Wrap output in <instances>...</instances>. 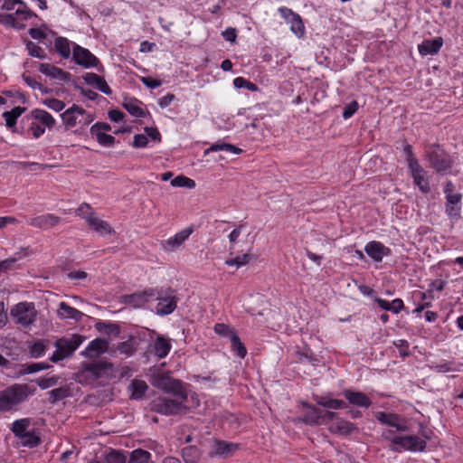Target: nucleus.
I'll return each instance as SVG.
<instances>
[{"mask_svg":"<svg viewBox=\"0 0 463 463\" xmlns=\"http://www.w3.org/2000/svg\"><path fill=\"white\" fill-rule=\"evenodd\" d=\"M87 223L90 229L93 230L99 236L111 235L115 232L111 225L108 222L100 219L97 214L88 217Z\"/></svg>","mask_w":463,"mask_h":463,"instance_id":"18","label":"nucleus"},{"mask_svg":"<svg viewBox=\"0 0 463 463\" xmlns=\"http://www.w3.org/2000/svg\"><path fill=\"white\" fill-rule=\"evenodd\" d=\"M444 192L447 199L446 212L450 218L457 220L460 216L461 194L453 193L451 184L446 185Z\"/></svg>","mask_w":463,"mask_h":463,"instance_id":"12","label":"nucleus"},{"mask_svg":"<svg viewBox=\"0 0 463 463\" xmlns=\"http://www.w3.org/2000/svg\"><path fill=\"white\" fill-rule=\"evenodd\" d=\"M214 331L217 335L222 336H227L231 340L232 339V335H237L233 328L222 323L216 324L214 326Z\"/></svg>","mask_w":463,"mask_h":463,"instance_id":"45","label":"nucleus"},{"mask_svg":"<svg viewBox=\"0 0 463 463\" xmlns=\"http://www.w3.org/2000/svg\"><path fill=\"white\" fill-rule=\"evenodd\" d=\"M48 394H49V401L52 403H54L57 401L61 400V399L67 397L68 394H69V392H68L67 388L60 387V388H56V389H53V390L50 391L48 392Z\"/></svg>","mask_w":463,"mask_h":463,"instance_id":"47","label":"nucleus"},{"mask_svg":"<svg viewBox=\"0 0 463 463\" xmlns=\"http://www.w3.org/2000/svg\"><path fill=\"white\" fill-rule=\"evenodd\" d=\"M344 395L351 404L356 406L368 408L372 404V402L369 399V397L361 392L345 390L344 392Z\"/></svg>","mask_w":463,"mask_h":463,"instance_id":"28","label":"nucleus"},{"mask_svg":"<svg viewBox=\"0 0 463 463\" xmlns=\"http://www.w3.org/2000/svg\"><path fill=\"white\" fill-rule=\"evenodd\" d=\"M24 446L35 447L40 443V439L37 436L31 432H27L23 438H19Z\"/></svg>","mask_w":463,"mask_h":463,"instance_id":"54","label":"nucleus"},{"mask_svg":"<svg viewBox=\"0 0 463 463\" xmlns=\"http://www.w3.org/2000/svg\"><path fill=\"white\" fill-rule=\"evenodd\" d=\"M43 104L55 112H60L65 108V103L62 100L54 98L43 99Z\"/></svg>","mask_w":463,"mask_h":463,"instance_id":"48","label":"nucleus"},{"mask_svg":"<svg viewBox=\"0 0 463 463\" xmlns=\"http://www.w3.org/2000/svg\"><path fill=\"white\" fill-rule=\"evenodd\" d=\"M358 109V103L356 101L350 102L343 111V118L347 119L351 118Z\"/></svg>","mask_w":463,"mask_h":463,"instance_id":"58","label":"nucleus"},{"mask_svg":"<svg viewBox=\"0 0 463 463\" xmlns=\"http://www.w3.org/2000/svg\"><path fill=\"white\" fill-rule=\"evenodd\" d=\"M152 385L163 390L165 392L172 393L178 400L186 401L187 394L183 388L182 383L173 379L166 373L154 374L151 380Z\"/></svg>","mask_w":463,"mask_h":463,"instance_id":"6","label":"nucleus"},{"mask_svg":"<svg viewBox=\"0 0 463 463\" xmlns=\"http://www.w3.org/2000/svg\"><path fill=\"white\" fill-rule=\"evenodd\" d=\"M315 401L320 406L334 409V410L343 409V408L346 407L345 402L342 400L330 399V398L323 397V396H317L315 398Z\"/></svg>","mask_w":463,"mask_h":463,"instance_id":"34","label":"nucleus"},{"mask_svg":"<svg viewBox=\"0 0 463 463\" xmlns=\"http://www.w3.org/2000/svg\"><path fill=\"white\" fill-rule=\"evenodd\" d=\"M123 107L128 110L129 114L134 117L141 118L145 116L144 109L140 107V101L136 99H125Z\"/></svg>","mask_w":463,"mask_h":463,"instance_id":"33","label":"nucleus"},{"mask_svg":"<svg viewBox=\"0 0 463 463\" xmlns=\"http://www.w3.org/2000/svg\"><path fill=\"white\" fill-rule=\"evenodd\" d=\"M24 108L15 107L10 111H5L3 117L5 120V124L8 128H12L15 125L16 119L24 113Z\"/></svg>","mask_w":463,"mask_h":463,"instance_id":"37","label":"nucleus"},{"mask_svg":"<svg viewBox=\"0 0 463 463\" xmlns=\"http://www.w3.org/2000/svg\"><path fill=\"white\" fill-rule=\"evenodd\" d=\"M61 119L65 129L77 128L73 133L80 135L93 122L94 117L82 107L73 104L61 114Z\"/></svg>","mask_w":463,"mask_h":463,"instance_id":"3","label":"nucleus"},{"mask_svg":"<svg viewBox=\"0 0 463 463\" xmlns=\"http://www.w3.org/2000/svg\"><path fill=\"white\" fill-rule=\"evenodd\" d=\"M109 347V342L105 339L96 338L92 340L82 352L87 357H96L104 354Z\"/></svg>","mask_w":463,"mask_h":463,"instance_id":"23","label":"nucleus"},{"mask_svg":"<svg viewBox=\"0 0 463 463\" xmlns=\"http://www.w3.org/2000/svg\"><path fill=\"white\" fill-rule=\"evenodd\" d=\"M364 251L376 262L382 261L385 256L391 253V250L388 247L376 241H369L364 247Z\"/></svg>","mask_w":463,"mask_h":463,"instance_id":"16","label":"nucleus"},{"mask_svg":"<svg viewBox=\"0 0 463 463\" xmlns=\"http://www.w3.org/2000/svg\"><path fill=\"white\" fill-rule=\"evenodd\" d=\"M45 345L43 342H36L30 347V354L33 357L38 358L44 354Z\"/></svg>","mask_w":463,"mask_h":463,"instance_id":"56","label":"nucleus"},{"mask_svg":"<svg viewBox=\"0 0 463 463\" xmlns=\"http://www.w3.org/2000/svg\"><path fill=\"white\" fill-rule=\"evenodd\" d=\"M26 48H27L29 54L33 57H37L40 59H43L45 57L44 50L42 49L39 45H37L36 43H34L33 42H29L26 44Z\"/></svg>","mask_w":463,"mask_h":463,"instance_id":"53","label":"nucleus"},{"mask_svg":"<svg viewBox=\"0 0 463 463\" xmlns=\"http://www.w3.org/2000/svg\"><path fill=\"white\" fill-rule=\"evenodd\" d=\"M381 438L390 442L389 449L394 452L402 450L423 451L426 448V441L414 435H397L391 429L383 430Z\"/></svg>","mask_w":463,"mask_h":463,"instance_id":"2","label":"nucleus"},{"mask_svg":"<svg viewBox=\"0 0 463 463\" xmlns=\"http://www.w3.org/2000/svg\"><path fill=\"white\" fill-rule=\"evenodd\" d=\"M335 416V412L332 411H322L314 406H308V411L303 418V421L311 425H321L327 424V419H331Z\"/></svg>","mask_w":463,"mask_h":463,"instance_id":"15","label":"nucleus"},{"mask_svg":"<svg viewBox=\"0 0 463 463\" xmlns=\"http://www.w3.org/2000/svg\"><path fill=\"white\" fill-rule=\"evenodd\" d=\"M96 137L98 143L103 146L111 147L115 143V137L104 132L90 133Z\"/></svg>","mask_w":463,"mask_h":463,"instance_id":"43","label":"nucleus"},{"mask_svg":"<svg viewBox=\"0 0 463 463\" xmlns=\"http://www.w3.org/2000/svg\"><path fill=\"white\" fill-rule=\"evenodd\" d=\"M83 340L84 337L77 334L58 339L55 342L56 350L50 357V360L53 363H57L69 357L83 343Z\"/></svg>","mask_w":463,"mask_h":463,"instance_id":"5","label":"nucleus"},{"mask_svg":"<svg viewBox=\"0 0 463 463\" xmlns=\"http://www.w3.org/2000/svg\"><path fill=\"white\" fill-rule=\"evenodd\" d=\"M54 46L57 52L63 58H68L71 55L70 42L63 37H58L54 42Z\"/></svg>","mask_w":463,"mask_h":463,"instance_id":"39","label":"nucleus"},{"mask_svg":"<svg viewBox=\"0 0 463 463\" xmlns=\"http://www.w3.org/2000/svg\"><path fill=\"white\" fill-rule=\"evenodd\" d=\"M431 165L437 172H446L450 168V160L442 151H435L430 156Z\"/></svg>","mask_w":463,"mask_h":463,"instance_id":"27","label":"nucleus"},{"mask_svg":"<svg viewBox=\"0 0 463 463\" xmlns=\"http://www.w3.org/2000/svg\"><path fill=\"white\" fill-rule=\"evenodd\" d=\"M83 79L87 84L95 87L102 93L111 94V90L103 77L93 72H88L83 76Z\"/></svg>","mask_w":463,"mask_h":463,"instance_id":"24","label":"nucleus"},{"mask_svg":"<svg viewBox=\"0 0 463 463\" xmlns=\"http://www.w3.org/2000/svg\"><path fill=\"white\" fill-rule=\"evenodd\" d=\"M148 137L143 134H137L134 137L133 146L135 147H145L147 146Z\"/></svg>","mask_w":463,"mask_h":463,"instance_id":"59","label":"nucleus"},{"mask_svg":"<svg viewBox=\"0 0 463 463\" xmlns=\"http://www.w3.org/2000/svg\"><path fill=\"white\" fill-rule=\"evenodd\" d=\"M193 229L186 228L179 232L175 233L173 237H170L164 241L163 247L166 250H174L178 249L192 234Z\"/></svg>","mask_w":463,"mask_h":463,"instance_id":"21","label":"nucleus"},{"mask_svg":"<svg viewBox=\"0 0 463 463\" xmlns=\"http://www.w3.org/2000/svg\"><path fill=\"white\" fill-rule=\"evenodd\" d=\"M182 454L185 463H198L201 456L199 449L194 446L183 449Z\"/></svg>","mask_w":463,"mask_h":463,"instance_id":"38","label":"nucleus"},{"mask_svg":"<svg viewBox=\"0 0 463 463\" xmlns=\"http://www.w3.org/2000/svg\"><path fill=\"white\" fill-rule=\"evenodd\" d=\"M30 424H31L30 419H28V418L20 419V420H15L13 423L11 430L16 437L23 438L28 432L27 430H28Z\"/></svg>","mask_w":463,"mask_h":463,"instance_id":"35","label":"nucleus"},{"mask_svg":"<svg viewBox=\"0 0 463 463\" xmlns=\"http://www.w3.org/2000/svg\"><path fill=\"white\" fill-rule=\"evenodd\" d=\"M442 44L443 40L440 37L432 40H425L418 45V50L423 56L434 55L439 52Z\"/></svg>","mask_w":463,"mask_h":463,"instance_id":"25","label":"nucleus"},{"mask_svg":"<svg viewBox=\"0 0 463 463\" xmlns=\"http://www.w3.org/2000/svg\"><path fill=\"white\" fill-rule=\"evenodd\" d=\"M76 214L83 218L88 222V217L96 215L91 206L87 203H81L75 211Z\"/></svg>","mask_w":463,"mask_h":463,"instance_id":"49","label":"nucleus"},{"mask_svg":"<svg viewBox=\"0 0 463 463\" xmlns=\"http://www.w3.org/2000/svg\"><path fill=\"white\" fill-rule=\"evenodd\" d=\"M148 389V385L143 380H133L128 390L130 392V398L138 400L141 399Z\"/></svg>","mask_w":463,"mask_h":463,"instance_id":"30","label":"nucleus"},{"mask_svg":"<svg viewBox=\"0 0 463 463\" xmlns=\"http://www.w3.org/2000/svg\"><path fill=\"white\" fill-rule=\"evenodd\" d=\"M117 350L120 354L131 355L136 350L134 340L130 338L125 342L119 343L117 346Z\"/></svg>","mask_w":463,"mask_h":463,"instance_id":"46","label":"nucleus"},{"mask_svg":"<svg viewBox=\"0 0 463 463\" xmlns=\"http://www.w3.org/2000/svg\"><path fill=\"white\" fill-rule=\"evenodd\" d=\"M171 185L174 187H187L192 189L195 187V182L189 177L178 175L171 180Z\"/></svg>","mask_w":463,"mask_h":463,"instance_id":"42","label":"nucleus"},{"mask_svg":"<svg viewBox=\"0 0 463 463\" xmlns=\"http://www.w3.org/2000/svg\"><path fill=\"white\" fill-rule=\"evenodd\" d=\"M214 151H226L232 154H240L241 152V149L231 145V144H214L212 145L206 151L205 154H208L209 152H214Z\"/></svg>","mask_w":463,"mask_h":463,"instance_id":"40","label":"nucleus"},{"mask_svg":"<svg viewBox=\"0 0 463 463\" xmlns=\"http://www.w3.org/2000/svg\"><path fill=\"white\" fill-rule=\"evenodd\" d=\"M31 116L44 128L52 129L56 124L52 115L44 109H34L31 111Z\"/></svg>","mask_w":463,"mask_h":463,"instance_id":"26","label":"nucleus"},{"mask_svg":"<svg viewBox=\"0 0 463 463\" xmlns=\"http://www.w3.org/2000/svg\"><path fill=\"white\" fill-rule=\"evenodd\" d=\"M155 298L158 301L156 307V312L159 316L169 315L176 308V294L171 288H161L160 289H156V296Z\"/></svg>","mask_w":463,"mask_h":463,"instance_id":"7","label":"nucleus"},{"mask_svg":"<svg viewBox=\"0 0 463 463\" xmlns=\"http://www.w3.org/2000/svg\"><path fill=\"white\" fill-rule=\"evenodd\" d=\"M415 184L420 188L422 193L430 192V185L426 178V171L420 165L418 161H413L411 164V168Z\"/></svg>","mask_w":463,"mask_h":463,"instance_id":"17","label":"nucleus"},{"mask_svg":"<svg viewBox=\"0 0 463 463\" xmlns=\"http://www.w3.org/2000/svg\"><path fill=\"white\" fill-rule=\"evenodd\" d=\"M2 9L6 11L15 9V14L21 15L23 19H27L29 16V11L25 10L23 3L19 0H4Z\"/></svg>","mask_w":463,"mask_h":463,"instance_id":"31","label":"nucleus"},{"mask_svg":"<svg viewBox=\"0 0 463 463\" xmlns=\"http://www.w3.org/2000/svg\"><path fill=\"white\" fill-rule=\"evenodd\" d=\"M171 349V344L162 336H158L154 344V353L158 358L165 357Z\"/></svg>","mask_w":463,"mask_h":463,"instance_id":"32","label":"nucleus"},{"mask_svg":"<svg viewBox=\"0 0 463 463\" xmlns=\"http://www.w3.org/2000/svg\"><path fill=\"white\" fill-rule=\"evenodd\" d=\"M182 400H174L167 397L155 398L149 404L152 411L163 415H174L180 412L184 406Z\"/></svg>","mask_w":463,"mask_h":463,"instance_id":"8","label":"nucleus"},{"mask_svg":"<svg viewBox=\"0 0 463 463\" xmlns=\"http://www.w3.org/2000/svg\"><path fill=\"white\" fill-rule=\"evenodd\" d=\"M57 314L58 317L61 319H74L75 321L81 320L84 316L82 312L69 306L65 302H61L59 304Z\"/></svg>","mask_w":463,"mask_h":463,"instance_id":"29","label":"nucleus"},{"mask_svg":"<svg viewBox=\"0 0 463 463\" xmlns=\"http://www.w3.org/2000/svg\"><path fill=\"white\" fill-rule=\"evenodd\" d=\"M141 81L145 86L150 89H156L161 86L162 82L159 80L154 79L152 77H143Z\"/></svg>","mask_w":463,"mask_h":463,"instance_id":"60","label":"nucleus"},{"mask_svg":"<svg viewBox=\"0 0 463 463\" xmlns=\"http://www.w3.org/2000/svg\"><path fill=\"white\" fill-rule=\"evenodd\" d=\"M104 369V366L101 364H93L85 367L84 373L88 375L92 376L95 379H98L101 376V371Z\"/></svg>","mask_w":463,"mask_h":463,"instance_id":"52","label":"nucleus"},{"mask_svg":"<svg viewBox=\"0 0 463 463\" xmlns=\"http://www.w3.org/2000/svg\"><path fill=\"white\" fill-rule=\"evenodd\" d=\"M223 38L231 43H234L237 37L236 30L234 28H227L222 33Z\"/></svg>","mask_w":463,"mask_h":463,"instance_id":"64","label":"nucleus"},{"mask_svg":"<svg viewBox=\"0 0 463 463\" xmlns=\"http://www.w3.org/2000/svg\"><path fill=\"white\" fill-rule=\"evenodd\" d=\"M39 71L52 80L65 81L69 80L70 73L55 67L51 63H41Z\"/></svg>","mask_w":463,"mask_h":463,"instance_id":"22","label":"nucleus"},{"mask_svg":"<svg viewBox=\"0 0 463 463\" xmlns=\"http://www.w3.org/2000/svg\"><path fill=\"white\" fill-rule=\"evenodd\" d=\"M29 131L34 138H39L44 134L45 128L38 122H32L29 127Z\"/></svg>","mask_w":463,"mask_h":463,"instance_id":"57","label":"nucleus"},{"mask_svg":"<svg viewBox=\"0 0 463 463\" xmlns=\"http://www.w3.org/2000/svg\"><path fill=\"white\" fill-rule=\"evenodd\" d=\"M110 129H111V128L108 123L98 122L90 128V133H99V132L105 133V131H109Z\"/></svg>","mask_w":463,"mask_h":463,"instance_id":"63","label":"nucleus"},{"mask_svg":"<svg viewBox=\"0 0 463 463\" xmlns=\"http://www.w3.org/2000/svg\"><path fill=\"white\" fill-rule=\"evenodd\" d=\"M328 430L334 434L341 436H349L354 432H358V428L353 422H350L345 419L339 418L335 413V416L331 419H327Z\"/></svg>","mask_w":463,"mask_h":463,"instance_id":"9","label":"nucleus"},{"mask_svg":"<svg viewBox=\"0 0 463 463\" xmlns=\"http://www.w3.org/2000/svg\"><path fill=\"white\" fill-rule=\"evenodd\" d=\"M61 219L52 213L43 214L29 220L28 223L36 228L47 230L56 226Z\"/></svg>","mask_w":463,"mask_h":463,"instance_id":"20","label":"nucleus"},{"mask_svg":"<svg viewBox=\"0 0 463 463\" xmlns=\"http://www.w3.org/2000/svg\"><path fill=\"white\" fill-rule=\"evenodd\" d=\"M74 61L85 68L97 67L99 63L98 58L93 55L88 49L75 45L72 51Z\"/></svg>","mask_w":463,"mask_h":463,"instance_id":"14","label":"nucleus"},{"mask_svg":"<svg viewBox=\"0 0 463 463\" xmlns=\"http://www.w3.org/2000/svg\"><path fill=\"white\" fill-rule=\"evenodd\" d=\"M279 13L290 24L291 32L301 38L305 34V25L299 14L288 7H279Z\"/></svg>","mask_w":463,"mask_h":463,"instance_id":"10","label":"nucleus"},{"mask_svg":"<svg viewBox=\"0 0 463 463\" xmlns=\"http://www.w3.org/2000/svg\"><path fill=\"white\" fill-rule=\"evenodd\" d=\"M251 260V256L248 253L238 255L235 258L228 259L225 260V264L228 266H235L240 268L248 264Z\"/></svg>","mask_w":463,"mask_h":463,"instance_id":"41","label":"nucleus"},{"mask_svg":"<svg viewBox=\"0 0 463 463\" xmlns=\"http://www.w3.org/2000/svg\"><path fill=\"white\" fill-rule=\"evenodd\" d=\"M14 14H0V24L5 25H15V16Z\"/></svg>","mask_w":463,"mask_h":463,"instance_id":"61","label":"nucleus"},{"mask_svg":"<svg viewBox=\"0 0 463 463\" xmlns=\"http://www.w3.org/2000/svg\"><path fill=\"white\" fill-rule=\"evenodd\" d=\"M144 130L146 137H149L151 139L156 142L161 141V135L157 128L146 127Z\"/></svg>","mask_w":463,"mask_h":463,"instance_id":"62","label":"nucleus"},{"mask_svg":"<svg viewBox=\"0 0 463 463\" xmlns=\"http://www.w3.org/2000/svg\"><path fill=\"white\" fill-rule=\"evenodd\" d=\"M127 458L123 453L117 450H111L106 455L107 463H126Z\"/></svg>","mask_w":463,"mask_h":463,"instance_id":"51","label":"nucleus"},{"mask_svg":"<svg viewBox=\"0 0 463 463\" xmlns=\"http://www.w3.org/2000/svg\"><path fill=\"white\" fill-rule=\"evenodd\" d=\"M231 343H232V350L240 358H244L247 354V350H246L245 346L243 345V344L241 342V340L237 335H232V339L231 340Z\"/></svg>","mask_w":463,"mask_h":463,"instance_id":"44","label":"nucleus"},{"mask_svg":"<svg viewBox=\"0 0 463 463\" xmlns=\"http://www.w3.org/2000/svg\"><path fill=\"white\" fill-rule=\"evenodd\" d=\"M58 382V378L55 376L52 377H44L37 380V384L41 389H48L54 386Z\"/></svg>","mask_w":463,"mask_h":463,"instance_id":"55","label":"nucleus"},{"mask_svg":"<svg viewBox=\"0 0 463 463\" xmlns=\"http://www.w3.org/2000/svg\"><path fill=\"white\" fill-rule=\"evenodd\" d=\"M233 85L237 89L245 88L250 91L258 90L257 85L245 80L243 77H237L233 80Z\"/></svg>","mask_w":463,"mask_h":463,"instance_id":"50","label":"nucleus"},{"mask_svg":"<svg viewBox=\"0 0 463 463\" xmlns=\"http://www.w3.org/2000/svg\"><path fill=\"white\" fill-rule=\"evenodd\" d=\"M128 463H153L151 455L148 451L144 449H135L130 454Z\"/></svg>","mask_w":463,"mask_h":463,"instance_id":"36","label":"nucleus"},{"mask_svg":"<svg viewBox=\"0 0 463 463\" xmlns=\"http://www.w3.org/2000/svg\"><path fill=\"white\" fill-rule=\"evenodd\" d=\"M156 296V288H146L123 297L125 304L135 308L143 307L146 303L154 299Z\"/></svg>","mask_w":463,"mask_h":463,"instance_id":"11","label":"nucleus"},{"mask_svg":"<svg viewBox=\"0 0 463 463\" xmlns=\"http://www.w3.org/2000/svg\"><path fill=\"white\" fill-rule=\"evenodd\" d=\"M239 448V445L232 442H226L223 440H216L213 444L212 449L209 452L211 457L222 456L229 457L232 456Z\"/></svg>","mask_w":463,"mask_h":463,"instance_id":"19","label":"nucleus"},{"mask_svg":"<svg viewBox=\"0 0 463 463\" xmlns=\"http://www.w3.org/2000/svg\"><path fill=\"white\" fill-rule=\"evenodd\" d=\"M375 418L379 422L394 428L399 432H405L409 430L403 418L395 413L377 411Z\"/></svg>","mask_w":463,"mask_h":463,"instance_id":"13","label":"nucleus"},{"mask_svg":"<svg viewBox=\"0 0 463 463\" xmlns=\"http://www.w3.org/2000/svg\"><path fill=\"white\" fill-rule=\"evenodd\" d=\"M10 316L14 324L24 327L31 328L38 317V311L33 302H19L12 307Z\"/></svg>","mask_w":463,"mask_h":463,"instance_id":"4","label":"nucleus"},{"mask_svg":"<svg viewBox=\"0 0 463 463\" xmlns=\"http://www.w3.org/2000/svg\"><path fill=\"white\" fill-rule=\"evenodd\" d=\"M33 386L15 383L0 392V411H11L35 392Z\"/></svg>","mask_w":463,"mask_h":463,"instance_id":"1","label":"nucleus"}]
</instances>
